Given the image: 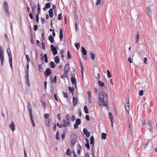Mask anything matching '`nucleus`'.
I'll list each match as a JSON object with an SVG mask.
<instances>
[{
    "mask_svg": "<svg viewBox=\"0 0 157 157\" xmlns=\"http://www.w3.org/2000/svg\"><path fill=\"white\" fill-rule=\"evenodd\" d=\"M29 16L31 19H33V16L31 13H29Z\"/></svg>",
    "mask_w": 157,
    "mask_h": 157,
    "instance_id": "052dcab7",
    "label": "nucleus"
},
{
    "mask_svg": "<svg viewBox=\"0 0 157 157\" xmlns=\"http://www.w3.org/2000/svg\"><path fill=\"white\" fill-rule=\"evenodd\" d=\"M48 40L50 41L51 43H53L54 42L53 38L52 36L50 35L48 37Z\"/></svg>",
    "mask_w": 157,
    "mask_h": 157,
    "instance_id": "5701e85b",
    "label": "nucleus"
},
{
    "mask_svg": "<svg viewBox=\"0 0 157 157\" xmlns=\"http://www.w3.org/2000/svg\"><path fill=\"white\" fill-rule=\"evenodd\" d=\"M44 34L43 33H42L41 34V40L42 42H44Z\"/></svg>",
    "mask_w": 157,
    "mask_h": 157,
    "instance_id": "8fccbe9b",
    "label": "nucleus"
},
{
    "mask_svg": "<svg viewBox=\"0 0 157 157\" xmlns=\"http://www.w3.org/2000/svg\"><path fill=\"white\" fill-rule=\"evenodd\" d=\"M149 129L151 133L153 132L152 128V125H150L149 126H148Z\"/></svg>",
    "mask_w": 157,
    "mask_h": 157,
    "instance_id": "09e8293b",
    "label": "nucleus"
},
{
    "mask_svg": "<svg viewBox=\"0 0 157 157\" xmlns=\"http://www.w3.org/2000/svg\"><path fill=\"white\" fill-rule=\"evenodd\" d=\"M3 6L6 15L9 17L10 15V13L9 11V8L8 3L6 1L4 2Z\"/></svg>",
    "mask_w": 157,
    "mask_h": 157,
    "instance_id": "f03ea898",
    "label": "nucleus"
},
{
    "mask_svg": "<svg viewBox=\"0 0 157 157\" xmlns=\"http://www.w3.org/2000/svg\"><path fill=\"white\" fill-rule=\"evenodd\" d=\"M10 128L13 132L15 130V125L13 121L11 122V124L10 125Z\"/></svg>",
    "mask_w": 157,
    "mask_h": 157,
    "instance_id": "1a4fd4ad",
    "label": "nucleus"
},
{
    "mask_svg": "<svg viewBox=\"0 0 157 157\" xmlns=\"http://www.w3.org/2000/svg\"><path fill=\"white\" fill-rule=\"evenodd\" d=\"M42 46L43 49L44 50L45 49V44L44 43V42H42Z\"/></svg>",
    "mask_w": 157,
    "mask_h": 157,
    "instance_id": "69168bd1",
    "label": "nucleus"
},
{
    "mask_svg": "<svg viewBox=\"0 0 157 157\" xmlns=\"http://www.w3.org/2000/svg\"><path fill=\"white\" fill-rule=\"evenodd\" d=\"M7 53L8 55V56L9 58V61L10 60H12V56L11 55V53L10 51L8 52V50L7 51Z\"/></svg>",
    "mask_w": 157,
    "mask_h": 157,
    "instance_id": "b1692460",
    "label": "nucleus"
},
{
    "mask_svg": "<svg viewBox=\"0 0 157 157\" xmlns=\"http://www.w3.org/2000/svg\"><path fill=\"white\" fill-rule=\"evenodd\" d=\"M62 93L64 98H67L68 97V94L67 93L63 92Z\"/></svg>",
    "mask_w": 157,
    "mask_h": 157,
    "instance_id": "79ce46f5",
    "label": "nucleus"
},
{
    "mask_svg": "<svg viewBox=\"0 0 157 157\" xmlns=\"http://www.w3.org/2000/svg\"><path fill=\"white\" fill-rule=\"evenodd\" d=\"M36 21L37 23H38L39 22V14H36Z\"/></svg>",
    "mask_w": 157,
    "mask_h": 157,
    "instance_id": "5fc2aeb1",
    "label": "nucleus"
},
{
    "mask_svg": "<svg viewBox=\"0 0 157 157\" xmlns=\"http://www.w3.org/2000/svg\"><path fill=\"white\" fill-rule=\"evenodd\" d=\"M84 134H85L86 136L88 137L90 136V133L88 131L87 129L86 128H84L83 129Z\"/></svg>",
    "mask_w": 157,
    "mask_h": 157,
    "instance_id": "6e6552de",
    "label": "nucleus"
},
{
    "mask_svg": "<svg viewBox=\"0 0 157 157\" xmlns=\"http://www.w3.org/2000/svg\"><path fill=\"white\" fill-rule=\"evenodd\" d=\"M67 57L68 59H70L71 58V56L69 51L67 52Z\"/></svg>",
    "mask_w": 157,
    "mask_h": 157,
    "instance_id": "37998d69",
    "label": "nucleus"
},
{
    "mask_svg": "<svg viewBox=\"0 0 157 157\" xmlns=\"http://www.w3.org/2000/svg\"><path fill=\"white\" fill-rule=\"evenodd\" d=\"M38 29V26L37 25H34V29L35 31L37 30Z\"/></svg>",
    "mask_w": 157,
    "mask_h": 157,
    "instance_id": "680f3d73",
    "label": "nucleus"
},
{
    "mask_svg": "<svg viewBox=\"0 0 157 157\" xmlns=\"http://www.w3.org/2000/svg\"><path fill=\"white\" fill-rule=\"evenodd\" d=\"M25 81L26 82V84L27 86H28L29 87L30 86V83L29 82V78H25Z\"/></svg>",
    "mask_w": 157,
    "mask_h": 157,
    "instance_id": "bb28decb",
    "label": "nucleus"
},
{
    "mask_svg": "<svg viewBox=\"0 0 157 157\" xmlns=\"http://www.w3.org/2000/svg\"><path fill=\"white\" fill-rule=\"evenodd\" d=\"M72 76L71 78V82L72 84L74 85H75V86H76V79L75 77V75H74L72 74Z\"/></svg>",
    "mask_w": 157,
    "mask_h": 157,
    "instance_id": "0eeeda50",
    "label": "nucleus"
},
{
    "mask_svg": "<svg viewBox=\"0 0 157 157\" xmlns=\"http://www.w3.org/2000/svg\"><path fill=\"white\" fill-rule=\"evenodd\" d=\"M66 154L69 156H71L72 153L70 149H67L66 151Z\"/></svg>",
    "mask_w": 157,
    "mask_h": 157,
    "instance_id": "2f4dec72",
    "label": "nucleus"
},
{
    "mask_svg": "<svg viewBox=\"0 0 157 157\" xmlns=\"http://www.w3.org/2000/svg\"><path fill=\"white\" fill-rule=\"evenodd\" d=\"M94 136H91L90 138V143L91 144H94Z\"/></svg>",
    "mask_w": 157,
    "mask_h": 157,
    "instance_id": "393cba45",
    "label": "nucleus"
},
{
    "mask_svg": "<svg viewBox=\"0 0 157 157\" xmlns=\"http://www.w3.org/2000/svg\"><path fill=\"white\" fill-rule=\"evenodd\" d=\"M38 68L39 71L41 72H42L43 71V69L41 67V65L40 64H39L38 65Z\"/></svg>",
    "mask_w": 157,
    "mask_h": 157,
    "instance_id": "72a5a7b5",
    "label": "nucleus"
},
{
    "mask_svg": "<svg viewBox=\"0 0 157 157\" xmlns=\"http://www.w3.org/2000/svg\"><path fill=\"white\" fill-rule=\"evenodd\" d=\"M37 10H38V14H40V7L39 5V4L38 3V7H37Z\"/></svg>",
    "mask_w": 157,
    "mask_h": 157,
    "instance_id": "de8ad7c7",
    "label": "nucleus"
},
{
    "mask_svg": "<svg viewBox=\"0 0 157 157\" xmlns=\"http://www.w3.org/2000/svg\"><path fill=\"white\" fill-rule=\"evenodd\" d=\"M101 1V0H97V2H96L95 3L96 5H98L99 4H100Z\"/></svg>",
    "mask_w": 157,
    "mask_h": 157,
    "instance_id": "4d7b16f0",
    "label": "nucleus"
},
{
    "mask_svg": "<svg viewBox=\"0 0 157 157\" xmlns=\"http://www.w3.org/2000/svg\"><path fill=\"white\" fill-rule=\"evenodd\" d=\"M75 117L74 115H73L71 116V119L72 121H74V120H75Z\"/></svg>",
    "mask_w": 157,
    "mask_h": 157,
    "instance_id": "774afa93",
    "label": "nucleus"
},
{
    "mask_svg": "<svg viewBox=\"0 0 157 157\" xmlns=\"http://www.w3.org/2000/svg\"><path fill=\"white\" fill-rule=\"evenodd\" d=\"M56 76H54L53 80H51L52 83H56Z\"/></svg>",
    "mask_w": 157,
    "mask_h": 157,
    "instance_id": "4c0bfd02",
    "label": "nucleus"
},
{
    "mask_svg": "<svg viewBox=\"0 0 157 157\" xmlns=\"http://www.w3.org/2000/svg\"><path fill=\"white\" fill-rule=\"evenodd\" d=\"M29 78V72H27L26 71V75H25V78Z\"/></svg>",
    "mask_w": 157,
    "mask_h": 157,
    "instance_id": "e2e57ef3",
    "label": "nucleus"
},
{
    "mask_svg": "<svg viewBox=\"0 0 157 157\" xmlns=\"http://www.w3.org/2000/svg\"><path fill=\"white\" fill-rule=\"evenodd\" d=\"M44 58L45 62L46 63H48V58H47V54H44Z\"/></svg>",
    "mask_w": 157,
    "mask_h": 157,
    "instance_id": "e433bc0d",
    "label": "nucleus"
},
{
    "mask_svg": "<svg viewBox=\"0 0 157 157\" xmlns=\"http://www.w3.org/2000/svg\"><path fill=\"white\" fill-rule=\"evenodd\" d=\"M51 73V71L49 68H47L46 69V71L44 72V74H45L47 75H50Z\"/></svg>",
    "mask_w": 157,
    "mask_h": 157,
    "instance_id": "a211bd4d",
    "label": "nucleus"
},
{
    "mask_svg": "<svg viewBox=\"0 0 157 157\" xmlns=\"http://www.w3.org/2000/svg\"><path fill=\"white\" fill-rule=\"evenodd\" d=\"M31 37V42L32 44H33L34 43V41L33 40V36L32 33H31V35L30 36Z\"/></svg>",
    "mask_w": 157,
    "mask_h": 157,
    "instance_id": "3c124183",
    "label": "nucleus"
},
{
    "mask_svg": "<svg viewBox=\"0 0 157 157\" xmlns=\"http://www.w3.org/2000/svg\"><path fill=\"white\" fill-rule=\"evenodd\" d=\"M146 123V120L145 119H143L142 120V125H144Z\"/></svg>",
    "mask_w": 157,
    "mask_h": 157,
    "instance_id": "6e6d98bb",
    "label": "nucleus"
},
{
    "mask_svg": "<svg viewBox=\"0 0 157 157\" xmlns=\"http://www.w3.org/2000/svg\"><path fill=\"white\" fill-rule=\"evenodd\" d=\"M69 70V65L68 63L65 64L64 67V72L65 74L67 76V75L68 74V72Z\"/></svg>",
    "mask_w": 157,
    "mask_h": 157,
    "instance_id": "423d86ee",
    "label": "nucleus"
},
{
    "mask_svg": "<svg viewBox=\"0 0 157 157\" xmlns=\"http://www.w3.org/2000/svg\"><path fill=\"white\" fill-rule=\"evenodd\" d=\"M84 112L86 114H88L89 113V111L87 109V107L86 105L84 106Z\"/></svg>",
    "mask_w": 157,
    "mask_h": 157,
    "instance_id": "473e14b6",
    "label": "nucleus"
},
{
    "mask_svg": "<svg viewBox=\"0 0 157 157\" xmlns=\"http://www.w3.org/2000/svg\"><path fill=\"white\" fill-rule=\"evenodd\" d=\"M32 12L33 14H34L35 13V9L34 8L36 9V5H35L34 6H32Z\"/></svg>",
    "mask_w": 157,
    "mask_h": 157,
    "instance_id": "c9c22d12",
    "label": "nucleus"
},
{
    "mask_svg": "<svg viewBox=\"0 0 157 157\" xmlns=\"http://www.w3.org/2000/svg\"><path fill=\"white\" fill-rule=\"evenodd\" d=\"M50 118H47L45 121V124L46 126L50 127Z\"/></svg>",
    "mask_w": 157,
    "mask_h": 157,
    "instance_id": "9d476101",
    "label": "nucleus"
},
{
    "mask_svg": "<svg viewBox=\"0 0 157 157\" xmlns=\"http://www.w3.org/2000/svg\"><path fill=\"white\" fill-rule=\"evenodd\" d=\"M50 66L52 68H54L56 67L55 63L53 61H51L50 62Z\"/></svg>",
    "mask_w": 157,
    "mask_h": 157,
    "instance_id": "7c9ffc66",
    "label": "nucleus"
},
{
    "mask_svg": "<svg viewBox=\"0 0 157 157\" xmlns=\"http://www.w3.org/2000/svg\"><path fill=\"white\" fill-rule=\"evenodd\" d=\"M59 39L60 40H61L62 39L63 37V30L62 29H59Z\"/></svg>",
    "mask_w": 157,
    "mask_h": 157,
    "instance_id": "dca6fc26",
    "label": "nucleus"
},
{
    "mask_svg": "<svg viewBox=\"0 0 157 157\" xmlns=\"http://www.w3.org/2000/svg\"><path fill=\"white\" fill-rule=\"evenodd\" d=\"M71 142L73 145V146H74L77 140V137L76 135L74 133L71 134Z\"/></svg>",
    "mask_w": 157,
    "mask_h": 157,
    "instance_id": "20e7f679",
    "label": "nucleus"
},
{
    "mask_svg": "<svg viewBox=\"0 0 157 157\" xmlns=\"http://www.w3.org/2000/svg\"><path fill=\"white\" fill-rule=\"evenodd\" d=\"M58 19L59 20L62 19V14L61 13L59 14L58 15Z\"/></svg>",
    "mask_w": 157,
    "mask_h": 157,
    "instance_id": "864d4df0",
    "label": "nucleus"
},
{
    "mask_svg": "<svg viewBox=\"0 0 157 157\" xmlns=\"http://www.w3.org/2000/svg\"><path fill=\"white\" fill-rule=\"evenodd\" d=\"M51 49L53 55L55 56L57 54L58 49L57 47V49H56L53 44H51Z\"/></svg>",
    "mask_w": 157,
    "mask_h": 157,
    "instance_id": "39448f33",
    "label": "nucleus"
},
{
    "mask_svg": "<svg viewBox=\"0 0 157 157\" xmlns=\"http://www.w3.org/2000/svg\"><path fill=\"white\" fill-rule=\"evenodd\" d=\"M50 6L51 5L50 2L47 3L45 5L46 8H47V9L49 8L50 7Z\"/></svg>",
    "mask_w": 157,
    "mask_h": 157,
    "instance_id": "a18cd8bd",
    "label": "nucleus"
},
{
    "mask_svg": "<svg viewBox=\"0 0 157 157\" xmlns=\"http://www.w3.org/2000/svg\"><path fill=\"white\" fill-rule=\"evenodd\" d=\"M56 138L58 141H59V133L58 131H57L56 132Z\"/></svg>",
    "mask_w": 157,
    "mask_h": 157,
    "instance_id": "58836bf2",
    "label": "nucleus"
},
{
    "mask_svg": "<svg viewBox=\"0 0 157 157\" xmlns=\"http://www.w3.org/2000/svg\"><path fill=\"white\" fill-rule=\"evenodd\" d=\"M68 90L73 95L74 92V88L73 87H71V86H70L68 87Z\"/></svg>",
    "mask_w": 157,
    "mask_h": 157,
    "instance_id": "412c9836",
    "label": "nucleus"
},
{
    "mask_svg": "<svg viewBox=\"0 0 157 157\" xmlns=\"http://www.w3.org/2000/svg\"><path fill=\"white\" fill-rule=\"evenodd\" d=\"M54 62L56 63H58L59 62V56H56L54 58Z\"/></svg>",
    "mask_w": 157,
    "mask_h": 157,
    "instance_id": "aec40b11",
    "label": "nucleus"
},
{
    "mask_svg": "<svg viewBox=\"0 0 157 157\" xmlns=\"http://www.w3.org/2000/svg\"><path fill=\"white\" fill-rule=\"evenodd\" d=\"M140 37V34L139 33V32H137V34H136L135 37V40L136 41V44H137L139 40V38Z\"/></svg>",
    "mask_w": 157,
    "mask_h": 157,
    "instance_id": "2eb2a0df",
    "label": "nucleus"
},
{
    "mask_svg": "<svg viewBox=\"0 0 157 157\" xmlns=\"http://www.w3.org/2000/svg\"><path fill=\"white\" fill-rule=\"evenodd\" d=\"M90 54L91 56V58L92 60H94L95 59V55L94 53H93V52L92 51L90 52Z\"/></svg>",
    "mask_w": 157,
    "mask_h": 157,
    "instance_id": "a878e982",
    "label": "nucleus"
},
{
    "mask_svg": "<svg viewBox=\"0 0 157 157\" xmlns=\"http://www.w3.org/2000/svg\"><path fill=\"white\" fill-rule=\"evenodd\" d=\"M151 10L150 7H148L146 8V14L147 15H149L150 16V15H151Z\"/></svg>",
    "mask_w": 157,
    "mask_h": 157,
    "instance_id": "ddd939ff",
    "label": "nucleus"
},
{
    "mask_svg": "<svg viewBox=\"0 0 157 157\" xmlns=\"http://www.w3.org/2000/svg\"><path fill=\"white\" fill-rule=\"evenodd\" d=\"M41 22L42 24H43L44 23L45 20L44 18H43L41 17Z\"/></svg>",
    "mask_w": 157,
    "mask_h": 157,
    "instance_id": "0e129e2a",
    "label": "nucleus"
},
{
    "mask_svg": "<svg viewBox=\"0 0 157 157\" xmlns=\"http://www.w3.org/2000/svg\"><path fill=\"white\" fill-rule=\"evenodd\" d=\"M28 110L29 111V115H33L32 112V109H31V105L30 104V103L29 102V105H28Z\"/></svg>",
    "mask_w": 157,
    "mask_h": 157,
    "instance_id": "f8f14e48",
    "label": "nucleus"
},
{
    "mask_svg": "<svg viewBox=\"0 0 157 157\" xmlns=\"http://www.w3.org/2000/svg\"><path fill=\"white\" fill-rule=\"evenodd\" d=\"M98 99L100 104L99 106H105L107 109H108V100L107 94L103 91H101L99 93Z\"/></svg>",
    "mask_w": 157,
    "mask_h": 157,
    "instance_id": "f257e3e1",
    "label": "nucleus"
},
{
    "mask_svg": "<svg viewBox=\"0 0 157 157\" xmlns=\"http://www.w3.org/2000/svg\"><path fill=\"white\" fill-rule=\"evenodd\" d=\"M81 52L82 54L84 55H86L87 54L86 50L83 47H82L81 48Z\"/></svg>",
    "mask_w": 157,
    "mask_h": 157,
    "instance_id": "f3484780",
    "label": "nucleus"
},
{
    "mask_svg": "<svg viewBox=\"0 0 157 157\" xmlns=\"http://www.w3.org/2000/svg\"><path fill=\"white\" fill-rule=\"evenodd\" d=\"M29 116L30 117V121L32 123L33 126V127H35V125L34 122L33 120V115H29Z\"/></svg>",
    "mask_w": 157,
    "mask_h": 157,
    "instance_id": "6ab92c4d",
    "label": "nucleus"
},
{
    "mask_svg": "<svg viewBox=\"0 0 157 157\" xmlns=\"http://www.w3.org/2000/svg\"><path fill=\"white\" fill-rule=\"evenodd\" d=\"M143 94V90H140L139 93V95L140 96H142Z\"/></svg>",
    "mask_w": 157,
    "mask_h": 157,
    "instance_id": "338daca9",
    "label": "nucleus"
},
{
    "mask_svg": "<svg viewBox=\"0 0 157 157\" xmlns=\"http://www.w3.org/2000/svg\"><path fill=\"white\" fill-rule=\"evenodd\" d=\"M81 121L80 119L79 118L77 119L75 121V123L78 125H80L81 123Z\"/></svg>",
    "mask_w": 157,
    "mask_h": 157,
    "instance_id": "f704fd0d",
    "label": "nucleus"
},
{
    "mask_svg": "<svg viewBox=\"0 0 157 157\" xmlns=\"http://www.w3.org/2000/svg\"><path fill=\"white\" fill-rule=\"evenodd\" d=\"M98 85L101 87H105V84L103 82L100 81H98Z\"/></svg>",
    "mask_w": 157,
    "mask_h": 157,
    "instance_id": "4be33fe9",
    "label": "nucleus"
},
{
    "mask_svg": "<svg viewBox=\"0 0 157 157\" xmlns=\"http://www.w3.org/2000/svg\"><path fill=\"white\" fill-rule=\"evenodd\" d=\"M65 118L67 121H69V119H70V115L68 114H67L65 116Z\"/></svg>",
    "mask_w": 157,
    "mask_h": 157,
    "instance_id": "a19ab883",
    "label": "nucleus"
},
{
    "mask_svg": "<svg viewBox=\"0 0 157 157\" xmlns=\"http://www.w3.org/2000/svg\"><path fill=\"white\" fill-rule=\"evenodd\" d=\"M41 102L42 103V105H43V106L45 107L46 105V104L45 103V101L44 100H41Z\"/></svg>",
    "mask_w": 157,
    "mask_h": 157,
    "instance_id": "603ef678",
    "label": "nucleus"
},
{
    "mask_svg": "<svg viewBox=\"0 0 157 157\" xmlns=\"http://www.w3.org/2000/svg\"><path fill=\"white\" fill-rule=\"evenodd\" d=\"M75 45L77 49H78L80 47V44L79 43H75Z\"/></svg>",
    "mask_w": 157,
    "mask_h": 157,
    "instance_id": "c03bdc74",
    "label": "nucleus"
},
{
    "mask_svg": "<svg viewBox=\"0 0 157 157\" xmlns=\"http://www.w3.org/2000/svg\"><path fill=\"white\" fill-rule=\"evenodd\" d=\"M107 135L106 133H102L101 135V139H105L106 138Z\"/></svg>",
    "mask_w": 157,
    "mask_h": 157,
    "instance_id": "c756f323",
    "label": "nucleus"
},
{
    "mask_svg": "<svg viewBox=\"0 0 157 157\" xmlns=\"http://www.w3.org/2000/svg\"><path fill=\"white\" fill-rule=\"evenodd\" d=\"M49 115L48 113H46L44 115V117L45 118H48V117H49Z\"/></svg>",
    "mask_w": 157,
    "mask_h": 157,
    "instance_id": "bf43d9fd",
    "label": "nucleus"
},
{
    "mask_svg": "<svg viewBox=\"0 0 157 157\" xmlns=\"http://www.w3.org/2000/svg\"><path fill=\"white\" fill-rule=\"evenodd\" d=\"M80 67H81V73L82 74V78L83 79V67H82V64L80 61Z\"/></svg>",
    "mask_w": 157,
    "mask_h": 157,
    "instance_id": "c85d7f7f",
    "label": "nucleus"
},
{
    "mask_svg": "<svg viewBox=\"0 0 157 157\" xmlns=\"http://www.w3.org/2000/svg\"><path fill=\"white\" fill-rule=\"evenodd\" d=\"M87 94L88 95V101L89 103H91V92L90 91H89L87 92Z\"/></svg>",
    "mask_w": 157,
    "mask_h": 157,
    "instance_id": "4468645a",
    "label": "nucleus"
},
{
    "mask_svg": "<svg viewBox=\"0 0 157 157\" xmlns=\"http://www.w3.org/2000/svg\"><path fill=\"white\" fill-rule=\"evenodd\" d=\"M77 152L79 155H80L81 152L82 150V148L81 146L79 144H78V147H77Z\"/></svg>",
    "mask_w": 157,
    "mask_h": 157,
    "instance_id": "9b49d317",
    "label": "nucleus"
},
{
    "mask_svg": "<svg viewBox=\"0 0 157 157\" xmlns=\"http://www.w3.org/2000/svg\"><path fill=\"white\" fill-rule=\"evenodd\" d=\"M4 51L2 49V47L0 45V58L1 59V65L2 66H3L4 59Z\"/></svg>",
    "mask_w": 157,
    "mask_h": 157,
    "instance_id": "7ed1b4c3",
    "label": "nucleus"
},
{
    "mask_svg": "<svg viewBox=\"0 0 157 157\" xmlns=\"http://www.w3.org/2000/svg\"><path fill=\"white\" fill-rule=\"evenodd\" d=\"M26 58L27 59L28 63H29L30 61V59L29 58L28 55H25Z\"/></svg>",
    "mask_w": 157,
    "mask_h": 157,
    "instance_id": "49530a36",
    "label": "nucleus"
},
{
    "mask_svg": "<svg viewBox=\"0 0 157 157\" xmlns=\"http://www.w3.org/2000/svg\"><path fill=\"white\" fill-rule=\"evenodd\" d=\"M107 75L108 77L109 78L111 77L112 75H111L109 71V70H107Z\"/></svg>",
    "mask_w": 157,
    "mask_h": 157,
    "instance_id": "ea45409f",
    "label": "nucleus"
},
{
    "mask_svg": "<svg viewBox=\"0 0 157 157\" xmlns=\"http://www.w3.org/2000/svg\"><path fill=\"white\" fill-rule=\"evenodd\" d=\"M125 110L127 111L128 113H129V106H127L126 105H125Z\"/></svg>",
    "mask_w": 157,
    "mask_h": 157,
    "instance_id": "13d9d810",
    "label": "nucleus"
},
{
    "mask_svg": "<svg viewBox=\"0 0 157 157\" xmlns=\"http://www.w3.org/2000/svg\"><path fill=\"white\" fill-rule=\"evenodd\" d=\"M73 105H75L76 104H77V99L76 98H75V97H73Z\"/></svg>",
    "mask_w": 157,
    "mask_h": 157,
    "instance_id": "cd10ccee",
    "label": "nucleus"
}]
</instances>
